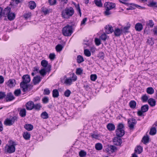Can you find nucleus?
Masks as SVG:
<instances>
[{"instance_id": "1", "label": "nucleus", "mask_w": 157, "mask_h": 157, "mask_svg": "<svg viewBox=\"0 0 157 157\" xmlns=\"http://www.w3.org/2000/svg\"><path fill=\"white\" fill-rule=\"evenodd\" d=\"M74 13V10L71 7H66L62 10L61 15L63 18L68 19L72 17Z\"/></svg>"}, {"instance_id": "2", "label": "nucleus", "mask_w": 157, "mask_h": 157, "mask_svg": "<svg viewBox=\"0 0 157 157\" xmlns=\"http://www.w3.org/2000/svg\"><path fill=\"white\" fill-rule=\"evenodd\" d=\"M17 145L16 142L12 140L9 141V144L6 145L5 147V151L8 153L11 154L15 152L16 150L15 146Z\"/></svg>"}, {"instance_id": "3", "label": "nucleus", "mask_w": 157, "mask_h": 157, "mask_svg": "<svg viewBox=\"0 0 157 157\" xmlns=\"http://www.w3.org/2000/svg\"><path fill=\"white\" fill-rule=\"evenodd\" d=\"M62 33L65 36H71L73 33L72 26L69 25L65 26L62 30Z\"/></svg>"}, {"instance_id": "4", "label": "nucleus", "mask_w": 157, "mask_h": 157, "mask_svg": "<svg viewBox=\"0 0 157 157\" xmlns=\"http://www.w3.org/2000/svg\"><path fill=\"white\" fill-rule=\"evenodd\" d=\"M18 119L17 116H14L10 118H7L4 121V124L6 126H11L14 122L17 121Z\"/></svg>"}, {"instance_id": "5", "label": "nucleus", "mask_w": 157, "mask_h": 157, "mask_svg": "<svg viewBox=\"0 0 157 157\" xmlns=\"http://www.w3.org/2000/svg\"><path fill=\"white\" fill-rule=\"evenodd\" d=\"M128 127L130 129H133L134 128V126L137 122L136 119L133 118L128 119Z\"/></svg>"}, {"instance_id": "6", "label": "nucleus", "mask_w": 157, "mask_h": 157, "mask_svg": "<svg viewBox=\"0 0 157 157\" xmlns=\"http://www.w3.org/2000/svg\"><path fill=\"white\" fill-rule=\"evenodd\" d=\"M41 65L46 69L47 72H49L51 70V66L48 64V62L45 60H42L41 63Z\"/></svg>"}, {"instance_id": "7", "label": "nucleus", "mask_w": 157, "mask_h": 157, "mask_svg": "<svg viewBox=\"0 0 157 157\" xmlns=\"http://www.w3.org/2000/svg\"><path fill=\"white\" fill-rule=\"evenodd\" d=\"M27 83H26L24 82H21L20 84V86L21 88H22V90L24 92L27 91L28 90V88L30 87H32V86L30 84H27Z\"/></svg>"}, {"instance_id": "8", "label": "nucleus", "mask_w": 157, "mask_h": 157, "mask_svg": "<svg viewBox=\"0 0 157 157\" xmlns=\"http://www.w3.org/2000/svg\"><path fill=\"white\" fill-rule=\"evenodd\" d=\"M15 98V97L11 92L8 93L6 94L5 99L7 102L11 101L13 100Z\"/></svg>"}, {"instance_id": "9", "label": "nucleus", "mask_w": 157, "mask_h": 157, "mask_svg": "<svg viewBox=\"0 0 157 157\" xmlns=\"http://www.w3.org/2000/svg\"><path fill=\"white\" fill-rule=\"evenodd\" d=\"M104 6L105 8L110 10L114 8L116 6L115 3L108 2L105 3Z\"/></svg>"}, {"instance_id": "10", "label": "nucleus", "mask_w": 157, "mask_h": 157, "mask_svg": "<svg viewBox=\"0 0 157 157\" xmlns=\"http://www.w3.org/2000/svg\"><path fill=\"white\" fill-rule=\"evenodd\" d=\"M113 140L114 144L116 145H120L122 143V140L121 137L118 136L114 137L113 139Z\"/></svg>"}, {"instance_id": "11", "label": "nucleus", "mask_w": 157, "mask_h": 157, "mask_svg": "<svg viewBox=\"0 0 157 157\" xmlns=\"http://www.w3.org/2000/svg\"><path fill=\"white\" fill-rule=\"evenodd\" d=\"M34 105V103L32 101H28L25 104V107L26 109L29 110L33 109Z\"/></svg>"}, {"instance_id": "12", "label": "nucleus", "mask_w": 157, "mask_h": 157, "mask_svg": "<svg viewBox=\"0 0 157 157\" xmlns=\"http://www.w3.org/2000/svg\"><path fill=\"white\" fill-rule=\"evenodd\" d=\"M11 11V8L7 7L2 11V16L6 17Z\"/></svg>"}, {"instance_id": "13", "label": "nucleus", "mask_w": 157, "mask_h": 157, "mask_svg": "<svg viewBox=\"0 0 157 157\" xmlns=\"http://www.w3.org/2000/svg\"><path fill=\"white\" fill-rule=\"evenodd\" d=\"M23 79L22 82L28 83L30 81V76L28 75H23L22 77Z\"/></svg>"}, {"instance_id": "14", "label": "nucleus", "mask_w": 157, "mask_h": 157, "mask_svg": "<svg viewBox=\"0 0 157 157\" xmlns=\"http://www.w3.org/2000/svg\"><path fill=\"white\" fill-rule=\"evenodd\" d=\"M113 32L115 36L117 37L120 36L122 33V29H120L119 28L116 29Z\"/></svg>"}, {"instance_id": "15", "label": "nucleus", "mask_w": 157, "mask_h": 157, "mask_svg": "<svg viewBox=\"0 0 157 157\" xmlns=\"http://www.w3.org/2000/svg\"><path fill=\"white\" fill-rule=\"evenodd\" d=\"M116 135L121 137L123 136L125 134V131L124 130L116 129Z\"/></svg>"}, {"instance_id": "16", "label": "nucleus", "mask_w": 157, "mask_h": 157, "mask_svg": "<svg viewBox=\"0 0 157 157\" xmlns=\"http://www.w3.org/2000/svg\"><path fill=\"white\" fill-rule=\"evenodd\" d=\"M105 32L107 34L112 33L113 31V29L112 27L110 25H106L105 27Z\"/></svg>"}, {"instance_id": "17", "label": "nucleus", "mask_w": 157, "mask_h": 157, "mask_svg": "<svg viewBox=\"0 0 157 157\" xmlns=\"http://www.w3.org/2000/svg\"><path fill=\"white\" fill-rule=\"evenodd\" d=\"M41 81V78L40 76H37L34 77L33 81L34 85L38 84Z\"/></svg>"}, {"instance_id": "18", "label": "nucleus", "mask_w": 157, "mask_h": 157, "mask_svg": "<svg viewBox=\"0 0 157 157\" xmlns=\"http://www.w3.org/2000/svg\"><path fill=\"white\" fill-rule=\"evenodd\" d=\"M143 27L142 24L140 23H137L135 26V29L136 31L140 32L143 29Z\"/></svg>"}, {"instance_id": "19", "label": "nucleus", "mask_w": 157, "mask_h": 157, "mask_svg": "<svg viewBox=\"0 0 157 157\" xmlns=\"http://www.w3.org/2000/svg\"><path fill=\"white\" fill-rule=\"evenodd\" d=\"M8 19L10 21L13 20L15 17V14L14 13L11 12L7 16Z\"/></svg>"}, {"instance_id": "20", "label": "nucleus", "mask_w": 157, "mask_h": 157, "mask_svg": "<svg viewBox=\"0 0 157 157\" xmlns=\"http://www.w3.org/2000/svg\"><path fill=\"white\" fill-rule=\"evenodd\" d=\"M107 128L110 131H113L115 129V126L112 123H109L107 125Z\"/></svg>"}, {"instance_id": "21", "label": "nucleus", "mask_w": 157, "mask_h": 157, "mask_svg": "<svg viewBox=\"0 0 157 157\" xmlns=\"http://www.w3.org/2000/svg\"><path fill=\"white\" fill-rule=\"evenodd\" d=\"M26 110L25 108L21 109L19 112V115L22 117H25L26 115Z\"/></svg>"}, {"instance_id": "22", "label": "nucleus", "mask_w": 157, "mask_h": 157, "mask_svg": "<svg viewBox=\"0 0 157 157\" xmlns=\"http://www.w3.org/2000/svg\"><path fill=\"white\" fill-rule=\"evenodd\" d=\"M148 104L151 106H154L155 105L156 101L155 100L153 99L152 98H150L148 100Z\"/></svg>"}, {"instance_id": "23", "label": "nucleus", "mask_w": 157, "mask_h": 157, "mask_svg": "<svg viewBox=\"0 0 157 157\" xmlns=\"http://www.w3.org/2000/svg\"><path fill=\"white\" fill-rule=\"evenodd\" d=\"M116 149V147L115 146L112 145H110L106 149V150L108 152H109L110 151H111V152L113 153L114 152L115 150Z\"/></svg>"}, {"instance_id": "24", "label": "nucleus", "mask_w": 157, "mask_h": 157, "mask_svg": "<svg viewBox=\"0 0 157 157\" xmlns=\"http://www.w3.org/2000/svg\"><path fill=\"white\" fill-rule=\"evenodd\" d=\"M15 82V80H14L10 79L6 84L8 86L10 87H12L15 85V84H14V82Z\"/></svg>"}, {"instance_id": "25", "label": "nucleus", "mask_w": 157, "mask_h": 157, "mask_svg": "<svg viewBox=\"0 0 157 157\" xmlns=\"http://www.w3.org/2000/svg\"><path fill=\"white\" fill-rule=\"evenodd\" d=\"M33 126L30 124H26L24 126V128L26 129L28 131H30L33 130Z\"/></svg>"}, {"instance_id": "26", "label": "nucleus", "mask_w": 157, "mask_h": 157, "mask_svg": "<svg viewBox=\"0 0 157 157\" xmlns=\"http://www.w3.org/2000/svg\"><path fill=\"white\" fill-rule=\"evenodd\" d=\"M59 96V92L57 89H54L52 91V96L54 98H56Z\"/></svg>"}, {"instance_id": "27", "label": "nucleus", "mask_w": 157, "mask_h": 157, "mask_svg": "<svg viewBox=\"0 0 157 157\" xmlns=\"http://www.w3.org/2000/svg\"><path fill=\"white\" fill-rule=\"evenodd\" d=\"M36 5L35 2L33 1H30L29 2V8L33 10L36 7Z\"/></svg>"}, {"instance_id": "28", "label": "nucleus", "mask_w": 157, "mask_h": 157, "mask_svg": "<svg viewBox=\"0 0 157 157\" xmlns=\"http://www.w3.org/2000/svg\"><path fill=\"white\" fill-rule=\"evenodd\" d=\"M84 61L83 57L81 55H78L77 56V62L78 63H81Z\"/></svg>"}, {"instance_id": "29", "label": "nucleus", "mask_w": 157, "mask_h": 157, "mask_svg": "<svg viewBox=\"0 0 157 157\" xmlns=\"http://www.w3.org/2000/svg\"><path fill=\"white\" fill-rule=\"evenodd\" d=\"M23 136L24 138L26 140H28L30 138V134L27 132H24Z\"/></svg>"}, {"instance_id": "30", "label": "nucleus", "mask_w": 157, "mask_h": 157, "mask_svg": "<svg viewBox=\"0 0 157 157\" xmlns=\"http://www.w3.org/2000/svg\"><path fill=\"white\" fill-rule=\"evenodd\" d=\"M136 103L134 101H131L129 103L130 107L132 109H135L136 107Z\"/></svg>"}, {"instance_id": "31", "label": "nucleus", "mask_w": 157, "mask_h": 157, "mask_svg": "<svg viewBox=\"0 0 157 157\" xmlns=\"http://www.w3.org/2000/svg\"><path fill=\"white\" fill-rule=\"evenodd\" d=\"M73 3L74 5L75 6V7L76 9V10L78 12V14L79 15L80 17L81 16V10L80 9V7L79 5V4H78L77 5L75 3L73 2Z\"/></svg>"}, {"instance_id": "32", "label": "nucleus", "mask_w": 157, "mask_h": 157, "mask_svg": "<svg viewBox=\"0 0 157 157\" xmlns=\"http://www.w3.org/2000/svg\"><path fill=\"white\" fill-rule=\"evenodd\" d=\"M149 109V106L148 105L146 104L141 106V110L144 113L147 111Z\"/></svg>"}, {"instance_id": "33", "label": "nucleus", "mask_w": 157, "mask_h": 157, "mask_svg": "<svg viewBox=\"0 0 157 157\" xmlns=\"http://www.w3.org/2000/svg\"><path fill=\"white\" fill-rule=\"evenodd\" d=\"M146 25L147 26L151 28L153 27L154 24L153 21L151 20L146 22Z\"/></svg>"}, {"instance_id": "34", "label": "nucleus", "mask_w": 157, "mask_h": 157, "mask_svg": "<svg viewBox=\"0 0 157 157\" xmlns=\"http://www.w3.org/2000/svg\"><path fill=\"white\" fill-rule=\"evenodd\" d=\"M146 91L148 94H152L154 93V90L152 87H149L147 88Z\"/></svg>"}, {"instance_id": "35", "label": "nucleus", "mask_w": 157, "mask_h": 157, "mask_svg": "<svg viewBox=\"0 0 157 157\" xmlns=\"http://www.w3.org/2000/svg\"><path fill=\"white\" fill-rule=\"evenodd\" d=\"M41 107L42 106L40 103H38L36 104H34L33 109L37 110H39Z\"/></svg>"}, {"instance_id": "36", "label": "nucleus", "mask_w": 157, "mask_h": 157, "mask_svg": "<svg viewBox=\"0 0 157 157\" xmlns=\"http://www.w3.org/2000/svg\"><path fill=\"white\" fill-rule=\"evenodd\" d=\"M41 116L44 119H47L48 118V113L46 112H42L41 114Z\"/></svg>"}, {"instance_id": "37", "label": "nucleus", "mask_w": 157, "mask_h": 157, "mask_svg": "<svg viewBox=\"0 0 157 157\" xmlns=\"http://www.w3.org/2000/svg\"><path fill=\"white\" fill-rule=\"evenodd\" d=\"M72 80L71 78H67L64 81V83L67 85H70L72 83Z\"/></svg>"}, {"instance_id": "38", "label": "nucleus", "mask_w": 157, "mask_h": 157, "mask_svg": "<svg viewBox=\"0 0 157 157\" xmlns=\"http://www.w3.org/2000/svg\"><path fill=\"white\" fill-rule=\"evenodd\" d=\"M42 11L44 13V14L46 15L48 14L49 13L51 12L52 10L51 9H48L46 8H43L42 10Z\"/></svg>"}, {"instance_id": "39", "label": "nucleus", "mask_w": 157, "mask_h": 157, "mask_svg": "<svg viewBox=\"0 0 157 157\" xmlns=\"http://www.w3.org/2000/svg\"><path fill=\"white\" fill-rule=\"evenodd\" d=\"M95 148L96 150H100L102 148V145L101 144L98 143L95 144Z\"/></svg>"}, {"instance_id": "40", "label": "nucleus", "mask_w": 157, "mask_h": 157, "mask_svg": "<svg viewBox=\"0 0 157 157\" xmlns=\"http://www.w3.org/2000/svg\"><path fill=\"white\" fill-rule=\"evenodd\" d=\"M94 2L95 4L98 7H101L102 6L101 0H94Z\"/></svg>"}, {"instance_id": "41", "label": "nucleus", "mask_w": 157, "mask_h": 157, "mask_svg": "<svg viewBox=\"0 0 157 157\" xmlns=\"http://www.w3.org/2000/svg\"><path fill=\"white\" fill-rule=\"evenodd\" d=\"M149 137L148 136H144L143 138L142 141L144 144H146L149 142Z\"/></svg>"}, {"instance_id": "42", "label": "nucleus", "mask_w": 157, "mask_h": 157, "mask_svg": "<svg viewBox=\"0 0 157 157\" xmlns=\"http://www.w3.org/2000/svg\"><path fill=\"white\" fill-rule=\"evenodd\" d=\"M156 130L155 128L154 127L151 128L150 130L149 134L151 135H154L156 134Z\"/></svg>"}, {"instance_id": "43", "label": "nucleus", "mask_w": 157, "mask_h": 157, "mask_svg": "<svg viewBox=\"0 0 157 157\" xmlns=\"http://www.w3.org/2000/svg\"><path fill=\"white\" fill-rule=\"evenodd\" d=\"M142 147L140 146L137 147L136 149H135V152H137L138 154H140L142 151Z\"/></svg>"}, {"instance_id": "44", "label": "nucleus", "mask_w": 157, "mask_h": 157, "mask_svg": "<svg viewBox=\"0 0 157 157\" xmlns=\"http://www.w3.org/2000/svg\"><path fill=\"white\" fill-rule=\"evenodd\" d=\"M47 72L46 69L43 68L39 71V73L42 76H44L46 75Z\"/></svg>"}, {"instance_id": "45", "label": "nucleus", "mask_w": 157, "mask_h": 157, "mask_svg": "<svg viewBox=\"0 0 157 157\" xmlns=\"http://www.w3.org/2000/svg\"><path fill=\"white\" fill-rule=\"evenodd\" d=\"M148 97L146 94L143 95L141 98V99L143 102H146L148 100Z\"/></svg>"}, {"instance_id": "46", "label": "nucleus", "mask_w": 157, "mask_h": 157, "mask_svg": "<svg viewBox=\"0 0 157 157\" xmlns=\"http://www.w3.org/2000/svg\"><path fill=\"white\" fill-rule=\"evenodd\" d=\"M99 38L100 39L102 40L103 41H105L107 38V36L105 33L102 34L101 36H100Z\"/></svg>"}, {"instance_id": "47", "label": "nucleus", "mask_w": 157, "mask_h": 157, "mask_svg": "<svg viewBox=\"0 0 157 157\" xmlns=\"http://www.w3.org/2000/svg\"><path fill=\"white\" fill-rule=\"evenodd\" d=\"M124 124L122 123H119L117 126L116 129L124 130Z\"/></svg>"}, {"instance_id": "48", "label": "nucleus", "mask_w": 157, "mask_h": 157, "mask_svg": "<svg viewBox=\"0 0 157 157\" xmlns=\"http://www.w3.org/2000/svg\"><path fill=\"white\" fill-rule=\"evenodd\" d=\"M130 28V25L129 24L127 26L124 27L123 29H122V33L123 32L124 33H128V30Z\"/></svg>"}, {"instance_id": "49", "label": "nucleus", "mask_w": 157, "mask_h": 157, "mask_svg": "<svg viewBox=\"0 0 157 157\" xmlns=\"http://www.w3.org/2000/svg\"><path fill=\"white\" fill-rule=\"evenodd\" d=\"M85 55L87 57H90L91 55L90 52L87 49H85L84 51Z\"/></svg>"}, {"instance_id": "50", "label": "nucleus", "mask_w": 157, "mask_h": 157, "mask_svg": "<svg viewBox=\"0 0 157 157\" xmlns=\"http://www.w3.org/2000/svg\"><path fill=\"white\" fill-rule=\"evenodd\" d=\"M63 47L60 44H58L56 47V49L57 52H60L61 51Z\"/></svg>"}, {"instance_id": "51", "label": "nucleus", "mask_w": 157, "mask_h": 157, "mask_svg": "<svg viewBox=\"0 0 157 157\" xmlns=\"http://www.w3.org/2000/svg\"><path fill=\"white\" fill-rule=\"evenodd\" d=\"M21 90L18 89L15 90L14 92V94L16 96H18L21 94Z\"/></svg>"}, {"instance_id": "52", "label": "nucleus", "mask_w": 157, "mask_h": 157, "mask_svg": "<svg viewBox=\"0 0 157 157\" xmlns=\"http://www.w3.org/2000/svg\"><path fill=\"white\" fill-rule=\"evenodd\" d=\"M83 70L81 68H77L76 70V73L77 75H80L82 73Z\"/></svg>"}, {"instance_id": "53", "label": "nucleus", "mask_w": 157, "mask_h": 157, "mask_svg": "<svg viewBox=\"0 0 157 157\" xmlns=\"http://www.w3.org/2000/svg\"><path fill=\"white\" fill-rule=\"evenodd\" d=\"M71 94V92L69 90H66L64 93V95L66 97H69Z\"/></svg>"}, {"instance_id": "54", "label": "nucleus", "mask_w": 157, "mask_h": 157, "mask_svg": "<svg viewBox=\"0 0 157 157\" xmlns=\"http://www.w3.org/2000/svg\"><path fill=\"white\" fill-rule=\"evenodd\" d=\"M79 155L80 157H83L86 155V153L84 151L82 150L79 153Z\"/></svg>"}, {"instance_id": "55", "label": "nucleus", "mask_w": 157, "mask_h": 157, "mask_svg": "<svg viewBox=\"0 0 157 157\" xmlns=\"http://www.w3.org/2000/svg\"><path fill=\"white\" fill-rule=\"evenodd\" d=\"M104 54L102 52H101L99 53L98 55V57L100 59H103L104 58Z\"/></svg>"}, {"instance_id": "56", "label": "nucleus", "mask_w": 157, "mask_h": 157, "mask_svg": "<svg viewBox=\"0 0 157 157\" xmlns=\"http://www.w3.org/2000/svg\"><path fill=\"white\" fill-rule=\"evenodd\" d=\"M106 10L104 12V14L106 16H108L111 14V12L110 11V10L105 8Z\"/></svg>"}, {"instance_id": "57", "label": "nucleus", "mask_w": 157, "mask_h": 157, "mask_svg": "<svg viewBox=\"0 0 157 157\" xmlns=\"http://www.w3.org/2000/svg\"><path fill=\"white\" fill-rule=\"evenodd\" d=\"M157 4V3L156 2H150L149 4L148 5V6L150 7H152L153 6H155L157 7V6H155Z\"/></svg>"}, {"instance_id": "58", "label": "nucleus", "mask_w": 157, "mask_h": 157, "mask_svg": "<svg viewBox=\"0 0 157 157\" xmlns=\"http://www.w3.org/2000/svg\"><path fill=\"white\" fill-rule=\"evenodd\" d=\"M90 79L93 81H95L97 78V75L95 74L91 75H90Z\"/></svg>"}, {"instance_id": "59", "label": "nucleus", "mask_w": 157, "mask_h": 157, "mask_svg": "<svg viewBox=\"0 0 157 157\" xmlns=\"http://www.w3.org/2000/svg\"><path fill=\"white\" fill-rule=\"evenodd\" d=\"M50 92L49 89L48 88H46L44 90V94L49 95L50 94Z\"/></svg>"}, {"instance_id": "60", "label": "nucleus", "mask_w": 157, "mask_h": 157, "mask_svg": "<svg viewBox=\"0 0 157 157\" xmlns=\"http://www.w3.org/2000/svg\"><path fill=\"white\" fill-rule=\"evenodd\" d=\"M42 101L44 103H47L48 102L49 99L48 97H45L42 99Z\"/></svg>"}, {"instance_id": "61", "label": "nucleus", "mask_w": 157, "mask_h": 157, "mask_svg": "<svg viewBox=\"0 0 157 157\" xmlns=\"http://www.w3.org/2000/svg\"><path fill=\"white\" fill-rule=\"evenodd\" d=\"M5 92H0V99H3L4 98H5Z\"/></svg>"}, {"instance_id": "62", "label": "nucleus", "mask_w": 157, "mask_h": 157, "mask_svg": "<svg viewBox=\"0 0 157 157\" xmlns=\"http://www.w3.org/2000/svg\"><path fill=\"white\" fill-rule=\"evenodd\" d=\"M95 42L97 46H99L101 44V41L100 39L98 38H95Z\"/></svg>"}, {"instance_id": "63", "label": "nucleus", "mask_w": 157, "mask_h": 157, "mask_svg": "<svg viewBox=\"0 0 157 157\" xmlns=\"http://www.w3.org/2000/svg\"><path fill=\"white\" fill-rule=\"evenodd\" d=\"M48 2L51 5H55L56 3V0H48Z\"/></svg>"}, {"instance_id": "64", "label": "nucleus", "mask_w": 157, "mask_h": 157, "mask_svg": "<svg viewBox=\"0 0 157 157\" xmlns=\"http://www.w3.org/2000/svg\"><path fill=\"white\" fill-rule=\"evenodd\" d=\"M49 57L50 59L53 60L55 58V55L54 53H50Z\"/></svg>"}]
</instances>
